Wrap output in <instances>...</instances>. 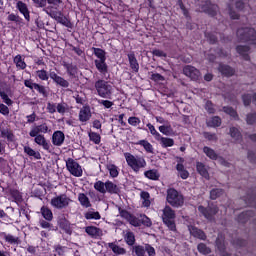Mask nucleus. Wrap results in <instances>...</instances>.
<instances>
[{"instance_id":"f03ea898","label":"nucleus","mask_w":256,"mask_h":256,"mask_svg":"<svg viewBox=\"0 0 256 256\" xmlns=\"http://www.w3.org/2000/svg\"><path fill=\"white\" fill-rule=\"evenodd\" d=\"M124 158L128 167H130L134 173H139L141 169H145L147 167V161L143 156H135L129 152H125Z\"/></svg>"},{"instance_id":"774afa93","label":"nucleus","mask_w":256,"mask_h":256,"mask_svg":"<svg viewBox=\"0 0 256 256\" xmlns=\"http://www.w3.org/2000/svg\"><path fill=\"white\" fill-rule=\"evenodd\" d=\"M246 122L248 125H254V123L256 122V113L247 114Z\"/></svg>"},{"instance_id":"864d4df0","label":"nucleus","mask_w":256,"mask_h":256,"mask_svg":"<svg viewBox=\"0 0 256 256\" xmlns=\"http://www.w3.org/2000/svg\"><path fill=\"white\" fill-rule=\"evenodd\" d=\"M94 189L96 191H98V193H102L103 195H105V193H107V190L105 188V183L101 180L97 181L95 184H94Z\"/></svg>"},{"instance_id":"aec40b11","label":"nucleus","mask_w":256,"mask_h":256,"mask_svg":"<svg viewBox=\"0 0 256 256\" xmlns=\"http://www.w3.org/2000/svg\"><path fill=\"white\" fill-rule=\"evenodd\" d=\"M52 143L55 147H61L65 143V133L61 130H57L52 135Z\"/></svg>"},{"instance_id":"e2e57ef3","label":"nucleus","mask_w":256,"mask_h":256,"mask_svg":"<svg viewBox=\"0 0 256 256\" xmlns=\"http://www.w3.org/2000/svg\"><path fill=\"white\" fill-rule=\"evenodd\" d=\"M10 195L12 199L17 201L18 203H21V201H23V196L21 195V192H19V190H11Z\"/></svg>"},{"instance_id":"3c124183","label":"nucleus","mask_w":256,"mask_h":256,"mask_svg":"<svg viewBox=\"0 0 256 256\" xmlns=\"http://www.w3.org/2000/svg\"><path fill=\"white\" fill-rule=\"evenodd\" d=\"M141 225H144V227H151L153 225V222L151 221V218L148 217L145 214L140 215V227Z\"/></svg>"},{"instance_id":"79ce46f5","label":"nucleus","mask_w":256,"mask_h":256,"mask_svg":"<svg viewBox=\"0 0 256 256\" xmlns=\"http://www.w3.org/2000/svg\"><path fill=\"white\" fill-rule=\"evenodd\" d=\"M223 111H224V113H226V115H230V117H232L233 119L238 121L239 114H237V110H234L233 107H231V106H224L223 107Z\"/></svg>"},{"instance_id":"4be33fe9","label":"nucleus","mask_w":256,"mask_h":256,"mask_svg":"<svg viewBox=\"0 0 256 256\" xmlns=\"http://www.w3.org/2000/svg\"><path fill=\"white\" fill-rule=\"evenodd\" d=\"M39 133H44V134L49 133V126H47V123H43V124L33 127L30 130L29 135H30V137H37V135H39Z\"/></svg>"},{"instance_id":"13d9d810","label":"nucleus","mask_w":256,"mask_h":256,"mask_svg":"<svg viewBox=\"0 0 256 256\" xmlns=\"http://www.w3.org/2000/svg\"><path fill=\"white\" fill-rule=\"evenodd\" d=\"M202 135H203L204 139H206L207 141H214L215 143H217V141H219V137H217L216 133L203 132Z\"/></svg>"},{"instance_id":"e433bc0d","label":"nucleus","mask_w":256,"mask_h":256,"mask_svg":"<svg viewBox=\"0 0 256 256\" xmlns=\"http://www.w3.org/2000/svg\"><path fill=\"white\" fill-rule=\"evenodd\" d=\"M158 141H160V145L163 149H167V147H173V145H175V140H173V138H167L161 135Z\"/></svg>"},{"instance_id":"603ef678","label":"nucleus","mask_w":256,"mask_h":256,"mask_svg":"<svg viewBox=\"0 0 256 256\" xmlns=\"http://www.w3.org/2000/svg\"><path fill=\"white\" fill-rule=\"evenodd\" d=\"M35 91H37L43 97H49V93L47 92V88L41 84H37L34 86Z\"/></svg>"},{"instance_id":"7c9ffc66","label":"nucleus","mask_w":256,"mask_h":256,"mask_svg":"<svg viewBox=\"0 0 256 256\" xmlns=\"http://www.w3.org/2000/svg\"><path fill=\"white\" fill-rule=\"evenodd\" d=\"M0 173H2V175L11 173V166L9 165V161L3 157H0Z\"/></svg>"},{"instance_id":"ea45409f","label":"nucleus","mask_w":256,"mask_h":256,"mask_svg":"<svg viewBox=\"0 0 256 256\" xmlns=\"http://www.w3.org/2000/svg\"><path fill=\"white\" fill-rule=\"evenodd\" d=\"M14 63L17 67V69H27V63H25V60H23V57L21 56V54H18L14 57Z\"/></svg>"},{"instance_id":"6ab92c4d","label":"nucleus","mask_w":256,"mask_h":256,"mask_svg":"<svg viewBox=\"0 0 256 256\" xmlns=\"http://www.w3.org/2000/svg\"><path fill=\"white\" fill-rule=\"evenodd\" d=\"M218 71L223 77H233L235 75V68L223 63L218 65Z\"/></svg>"},{"instance_id":"423d86ee","label":"nucleus","mask_w":256,"mask_h":256,"mask_svg":"<svg viewBox=\"0 0 256 256\" xmlns=\"http://www.w3.org/2000/svg\"><path fill=\"white\" fill-rule=\"evenodd\" d=\"M166 201L171 205V207H183L185 203V198L183 194L179 193L175 188H170L167 190Z\"/></svg>"},{"instance_id":"c85d7f7f","label":"nucleus","mask_w":256,"mask_h":256,"mask_svg":"<svg viewBox=\"0 0 256 256\" xmlns=\"http://www.w3.org/2000/svg\"><path fill=\"white\" fill-rule=\"evenodd\" d=\"M123 238L126 245H128L129 247H133L135 245V242L137 241L135 239V233L130 230L126 231V233L123 235Z\"/></svg>"},{"instance_id":"052dcab7","label":"nucleus","mask_w":256,"mask_h":256,"mask_svg":"<svg viewBox=\"0 0 256 256\" xmlns=\"http://www.w3.org/2000/svg\"><path fill=\"white\" fill-rule=\"evenodd\" d=\"M108 171L110 173V177L115 179L116 177H119V170L115 164H111L108 166Z\"/></svg>"},{"instance_id":"a19ab883","label":"nucleus","mask_w":256,"mask_h":256,"mask_svg":"<svg viewBox=\"0 0 256 256\" xmlns=\"http://www.w3.org/2000/svg\"><path fill=\"white\" fill-rule=\"evenodd\" d=\"M41 213L42 217H44L46 221H53V211H51L49 207L42 206Z\"/></svg>"},{"instance_id":"37998d69","label":"nucleus","mask_w":256,"mask_h":256,"mask_svg":"<svg viewBox=\"0 0 256 256\" xmlns=\"http://www.w3.org/2000/svg\"><path fill=\"white\" fill-rule=\"evenodd\" d=\"M215 243L218 251H225V249H227V247L225 246V236L218 235Z\"/></svg>"},{"instance_id":"de8ad7c7","label":"nucleus","mask_w":256,"mask_h":256,"mask_svg":"<svg viewBox=\"0 0 256 256\" xmlns=\"http://www.w3.org/2000/svg\"><path fill=\"white\" fill-rule=\"evenodd\" d=\"M198 252L201 253V255H209L211 253V248L207 246V244L201 242L197 245Z\"/></svg>"},{"instance_id":"8fccbe9b","label":"nucleus","mask_w":256,"mask_h":256,"mask_svg":"<svg viewBox=\"0 0 256 256\" xmlns=\"http://www.w3.org/2000/svg\"><path fill=\"white\" fill-rule=\"evenodd\" d=\"M57 23H60V25H63L64 27H68V29L73 27L71 20H69L64 14L60 16V18L57 20Z\"/></svg>"},{"instance_id":"338daca9","label":"nucleus","mask_w":256,"mask_h":256,"mask_svg":"<svg viewBox=\"0 0 256 256\" xmlns=\"http://www.w3.org/2000/svg\"><path fill=\"white\" fill-rule=\"evenodd\" d=\"M128 123L132 127H137L138 125H141V119H139V117L137 116H131L128 118Z\"/></svg>"},{"instance_id":"393cba45","label":"nucleus","mask_w":256,"mask_h":256,"mask_svg":"<svg viewBox=\"0 0 256 256\" xmlns=\"http://www.w3.org/2000/svg\"><path fill=\"white\" fill-rule=\"evenodd\" d=\"M85 233H87V235L92 239H98V237H101V228L88 226L85 228Z\"/></svg>"},{"instance_id":"4c0bfd02","label":"nucleus","mask_w":256,"mask_h":256,"mask_svg":"<svg viewBox=\"0 0 256 256\" xmlns=\"http://www.w3.org/2000/svg\"><path fill=\"white\" fill-rule=\"evenodd\" d=\"M144 176L151 181H159V177H161V175H159V172L155 169L145 171Z\"/></svg>"},{"instance_id":"a211bd4d","label":"nucleus","mask_w":256,"mask_h":256,"mask_svg":"<svg viewBox=\"0 0 256 256\" xmlns=\"http://www.w3.org/2000/svg\"><path fill=\"white\" fill-rule=\"evenodd\" d=\"M62 66L66 70L68 77H77V74L79 73V68L76 64H73V62H63Z\"/></svg>"},{"instance_id":"9b49d317","label":"nucleus","mask_w":256,"mask_h":256,"mask_svg":"<svg viewBox=\"0 0 256 256\" xmlns=\"http://www.w3.org/2000/svg\"><path fill=\"white\" fill-rule=\"evenodd\" d=\"M200 9L202 13H206V15H209V17H217L219 6L212 3L211 0H206L203 4L200 5Z\"/></svg>"},{"instance_id":"c03bdc74","label":"nucleus","mask_w":256,"mask_h":256,"mask_svg":"<svg viewBox=\"0 0 256 256\" xmlns=\"http://www.w3.org/2000/svg\"><path fill=\"white\" fill-rule=\"evenodd\" d=\"M7 21H11L12 23H16V25H23V18L21 16L11 13L7 17Z\"/></svg>"},{"instance_id":"1a4fd4ad","label":"nucleus","mask_w":256,"mask_h":256,"mask_svg":"<svg viewBox=\"0 0 256 256\" xmlns=\"http://www.w3.org/2000/svg\"><path fill=\"white\" fill-rule=\"evenodd\" d=\"M132 253H135L136 256H145V253H147L148 256L157 255L155 248L151 246V244H145L144 246L135 245L132 247Z\"/></svg>"},{"instance_id":"2f4dec72","label":"nucleus","mask_w":256,"mask_h":256,"mask_svg":"<svg viewBox=\"0 0 256 256\" xmlns=\"http://www.w3.org/2000/svg\"><path fill=\"white\" fill-rule=\"evenodd\" d=\"M3 239L6 243L10 245H19L21 243V239L19 237H15L12 234H7L5 232L2 233Z\"/></svg>"},{"instance_id":"58836bf2","label":"nucleus","mask_w":256,"mask_h":256,"mask_svg":"<svg viewBox=\"0 0 256 256\" xmlns=\"http://www.w3.org/2000/svg\"><path fill=\"white\" fill-rule=\"evenodd\" d=\"M24 153L28 155V157H34V159H41V153L35 151L30 146H24Z\"/></svg>"},{"instance_id":"b1692460","label":"nucleus","mask_w":256,"mask_h":256,"mask_svg":"<svg viewBox=\"0 0 256 256\" xmlns=\"http://www.w3.org/2000/svg\"><path fill=\"white\" fill-rule=\"evenodd\" d=\"M252 217H255V211L246 210L238 215L237 221L238 223H247Z\"/></svg>"},{"instance_id":"680f3d73","label":"nucleus","mask_w":256,"mask_h":256,"mask_svg":"<svg viewBox=\"0 0 256 256\" xmlns=\"http://www.w3.org/2000/svg\"><path fill=\"white\" fill-rule=\"evenodd\" d=\"M147 127L151 133V135H153L156 139V141H159V139L161 138V134L157 131V129H155V126H153V124L148 123Z\"/></svg>"},{"instance_id":"0e129e2a","label":"nucleus","mask_w":256,"mask_h":256,"mask_svg":"<svg viewBox=\"0 0 256 256\" xmlns=\"http://www.w3.org/2000/svg\"><path fill=\"white\" fill-rule=\"evenodd\" d=\"M128 223L132 225L133 227H141V221L140 218H137L135 215L132 214V216L129 217Z\"/></svg>"},{"instance_id":"cd10ccee","label":"nucleus","mask_w":256,"mask_h":256,"mask_svg":"<svg viewBox=\"0 0 256 256\" xmlns=\"http://www.w3.org/2000/svg\"><path fill=\"white\" fill-rule=\"evenodd\" d=\"M196 171L204 179H209V170H207V166L203 162H196Z\"/></svg>"},{"instance_id":"bf43d9fd","label":"nucleus","mask_w":256,"mask_h":256,"mask_svg":"<svg viewBox=\"0 0 256 256\" xmlns=\"http://www.w3.org/2000/svg\"><path fill=\"white\" fill-rule=\"evenodd\" d=\"M84 217L87 220L95 219V221H99V219H101V214L99 212H86Z\"/></svg>"},{"instance_id":"09e8293b","label":"nucleus","mask_w":256,"mask_h":256,"mask_svg":"<svg viewBox=\"0 0 256 256\" xmlns=\"http://www.w3.org/2000/svg\"><path fill=\"white\" fill-rule=\"evenodd\" d=\"M88 137L95 145H99L101 143V135L97 132H89Z\"/></svg>"},{"instance_id":"412c9836","label":"nucleus","mask_w":256,"mask_h":256,"mask_svg":"<svg viewBox=\"0 0 256 256\" xmlns=\"http://www.w3.org/2000/svg\"><path fill=\"white\" fill-rule=\"evenodd\" d=\"M79 121L87 123L91 119V107L89 105L83 106L79 111Z\"/></svg>"},{"instance_id":"f3484780","label":"nucleus","mask_w":256,"mask_h":256,"mask_svg":"<svg viewBox=\"0 0 256 256\" xmlns=\"http://www.w3.org/2000/svg\"><path fill=\"white\" fill-rule=\"evenodd\" d=\"M16 9H18L19 13L23 15L24 19L29 23L31 21V12L29 11V7L23 1H18L16 3Z\"/></svg>"},{"instance_id":"72a5a7b5","label":"nucleus","mask_w":256,"mask_h":256,"mask_svg":"<svg viewBox=\"0 0 256 256\" xmlns=\"http://www.w3.org/2000/svg\"><path fill=\"white\" fill-rule=\"evenodd\" d=\"M109 249L115 253V255H125L127 253V250L123 247H120L119 245L115 244V242L108 243Z\"/></svg>"},{"instance_id":"a878e982","label":"nucleus","mask_w":256,"mask_h":256,"mask_svg":"<svg viewBox=\"0 0 256 256\" xmlns=\"http://www.w3.org/2000/svg\"><path fill=\"white\" fill-rule=\"evenodd\" d=\"M105 189L107 193H110V195H118V193L121 192V190L119 189V186H117V184L109 180L105 182Z\"/></svg>"},{"instance_id":"bb28decb","label":"nucleus","mask_w":256,"mask_h":256,"mask_svg":"<svg viewBox=\"0 0 256 256\" xmlns=\"http://www.w3.org/2000/svg\"><path fill=\"white\" fill-rule=\"evenodd\" d=\"M10 95H11V87H6L3 92H0V97L3 103H5V105H8V107H10V105H13V100L9 98Z\"/></svg>"},{"instance_id":"69168bd1","label":"nucleus","mask_w":256,"mask_h":256,"mask_svg":"<svg viewBox=\"0 0 256 256\" xmlns=\"http://www.w3.org/2000/svg\"><path fill=\"white\" fill-rule=\"evenodd\" d=\"M230 136L232 137V139H236V141H239V139H241V132H239V129L231 127Z\"/></svg>"},{"instance_id":"c756f323","label":"nucleus","mask_w":256,"mask_h":256,"mask_svg":"<svg viewBox=\"0 0 256 256\" xmlns=\"http://www.w3.org/2000/svg\"><path fill=\"white\" fill-rule=\"evenodd\" d=\"M128 60L132 71H134V73H139V62L135 57V53L128 54Z\"/></svg>"},{"instance_id":"f704fd0d","label":"nucleus","mask_w":256,"mask_h":256,"mask_svg":"<svg viewBox=\"0 0 256 256\" xmlns=\"http://www.w3.org/2000/svg\"><path fill=\"white\" fill-rule=\"evenodd\" d=\"M203 153H205L206 157L212 159V161H217V159H219V155H217V152H215V150H213L209 146L203 147Z\"/></svg>"},{"instance_id":"5fc2aeb1","label":"nucleus","mask_w":256,"mask_h":256,"mask_svg":"<svg viewBox=\"0 0 256 256\" xmlns=\"http://www.w3.org/2000/svg\"><path fill=\"white\" fill-rule=\"evenodd\" d=\"M177 5L180 7L184 17L186 19H191V14H189V10L187 9V7H185V4L183 3V0H178Z\"/></svg>"},{"instance_id":"4468645a","label":"nucleus","mask_w":256,"mask_h":256,"mask_svg":"<svg viewBox=\"0 0 256 256\" xmlns=\"http://www.w3.org/2000/svg\"><path fill=\"white\" fill-rule=\"evenodd\" d=\"M48 77H50V79H52V81L56 83V85H59V87H63L64 89H67V87H69V81L59 76L55 71H50Z\"/></svg>"},{"instance_id":"473e14b6","label":"nucleus","mask_w":256,"mask_h":256,"mask_svg":"<svg viewBox=\"0 0 256 256\" xmlns=\"http://www.w3.org/2000/svg\"><path fill=\"white\" fill-rule=\"evenodd\" d=\"M78 201L85 209H89V207H91V200H89V197H87V194L85 193L78 194Z\"/></svg>"},{"instance_id":"f257e3e1","label":"nucleus","mask_w":256,"mask_h":256,"mask_svg":"<svg viewBox=\"0 0 256 256\" xmlns=\"http://www.w3.org/2000/svg\"><path fill=\"white\" fill-rule=\"evenodd\" d=\"M92 51L95 57H97V59L94 60V65L97 71H99L101 75H107V73H109V66L107 65V62H106L107 52H105V50L101 48H95V47H92Z\"/></svg>"},{"instance_id":"a18cd8bd","label":"nucleus","mask_w":256,"mask_h":256,"mask_svg":"<svg viewBox=\"0 0 256 256\" xmlns=\"http://www.w3.org/2000/svg\"><path fill=\"white\" fill-rule=\"evenodd\" d=\"M223 193H225V190L221 188H214L210 191V199H212V201H215V199H219V197H221Z\"/></svg>"},{"instance_id":"4d7b16f0","label":"nucleus","mask_w":256,"mask_h":256,"mask_svg":"<svg viewBox=\"0 0 256 256\" xmlns=\"http://www.w3.org/2000/svg\"><path fill=\"white\" fill-rule=\"evenodd\" d=\"M208 127H221V117L214 116L211 120L207 123Z\"/></svg>"},{"instance_id":"5701e85b","label":"nucleus","mask_w":256,"mask_h":256,"mask_svg":"<svg viewBox=\"0 0 256 256\" xmlns=\"http://www.w3.org/2000/svg\"><path fill=\"white\" fill-rule=\"evenodd\" d=\"M236 51L241 55L244 61H251V56H249V52L251 51V47L247 45H238L236 46Z\"/></svg>"},{"instance_id":"ddd939ff","label":"nucleus","mask_w":256,"mask_h":256,"mask_svg":"<svg viewBox=\"0 0 256 256\" xmlns=\"http://www.w3.org/2000/svg\"><path fill=\"white\" fill-rule=\"evenodd\" d=\"M57 225L59 229L66 233V235H72L73 228L71 227V222H69L64 214L58 216Z\"/></svg>"},{"instance_id":"7ed1b4c3","label":"nucleus","mask_w":256,"mask_h":256,"mask_svg":"<svg viewBox=\"0 0 256 256\" xmlns=\"http://www.w3.org/2000/svg\"><path fill=\"white\" fill-rule=\"evenodd\" d=\"M94 87L98 97H101L102 99H113V85L109 84L108 81L98 79L94 83Z\"/></svg>"},{"instance_id":"f8f14e48","label":"nucleus","mask_w":256,"mask_h":256,"mask_svg":"<svg viewBox=\"0 0 256 256\" xmlns=\"http://www.w3.org/2000/svg\"><path fill=\"white\" fill-rule=\"evenodd\" d=\"M183 75L191 79V81H199L201 79V71L191 65H185L183 67Z\"/></svg>"},{"instance_id":"39448f33","label":"nucleus","mask_w":256,"mask_h":256,"mask_svg":"<svg viewBox=\"0 0 256 256\" xmlns=\"http://www.w3.org/2000/svg\"><path fill=\"white\" fill-rule=\"evenodd\" d=\"M162 221L169 231H177V224H175V210L170 206H165L162 210Z\"/></svg>"},{"instance_id":"6e6d98bb","label":"nucleus","mask_w":256,"mask_h":256,"mask_svg":"<svg viewBox=\"0 0 256 256\" xmlns=\"http://www.w3.org/2000/svg\"><path fill=\"white\" fill-rule=\"evenodd\" d=\"M36 76L40 81H49V73L45 69L36 71Z\"/></svg>"},{"instance_id":"9d476101","label":"nucleus","mask_w":256,"mask_h":256,"mask_svg":"<svg viewBox=\"0 0 256 256\" xmlns=\"http://www.w3.org/2000/svg\"><path fill=\"white\" fill-rule=\"evenodd\" d=\"M198 211L205 217V219H208V221H212L213 217L219 213V207L217 205L212 206H198Z\"/></svg>"},{"instance_id":"c9c22d12","label":"nucleus","mask_w":256,"mask_h":256,"mask_svg":"<svg viewBox=\"0 0 256 256\" xmlns=\"http://www.w3.org/2000/svg\"><path fill=\"white\" fill-rule=\"evenodd\" d=\"M135 145H140L141 147H143L146 153H155L153 145L147 140H139L135 143Z\"/></svg>"},{"instance_id":"6e6552de","label":"nucleus","mask_w":256,"mask_h":256,"mask_svg":"<svg viewBox=\"0 0 256 256\" xmlns=\"http://www.w3.org/2000/svg\"><path fill=\"white\" fill-rule=\"evenodd\" d=\"M66 168L73 177H83V168L75 159L68 158L66 160Z\"/></svg>"},{"instance_id":"0eeeda50","label":"nucleus","mask_w":256,"mask_h":256,"mask_svg":"<svg viewBox=\"0 0 256 256\" xmlns=\"http://www.w3.org/2000/svg\"><path fill=\"white\" fill-rule=\"evenodd\" d=\"M71 203V198L67 196V194H60L51 199L50 205L54 207V209H67L69 204Z\"/></svg>"},{"instance_id":"2eb2a0df","label":"nucleus","mask_w":256,"mask_h":256,"mask_svg":"<svg viewBox=\"0 0 256 256\" xmlns=\"http://www.w3.org/2000/svg\"><path fill=\"white\" fill-rule=\"evenodd\" d=\"M34 143L42 147L44 151H48V153H51V143L47 141L43 134H37L36 136H34Z\"/></svg>"},{"instance_id":"dca6fc26","label":"nucleus","mask_w":256,"mask_h":256,"mask_svg":"<svg viewBox=\"0 0 256 256\" xmlns=\"http://www.w3.org/2000/svg\"><path fill=\"white\" fill-rule=\"evenodd\" d=\"M188 231L192 237L195 239H200V241H206L207 240V234L196 226L190 225L188 226Z\"/></svg>"},{"instance_id":"49530a36","label":"nucleus","mask_w":256,"mask_h":256,"mask_svg":"<svg viewBox=\"0 0 256 256\" xmlns=\"http://www.w3.org/2000/svg\"><path fill=\"white\" fill-rule=\"evenodd\" d=\"M205 38L210 43V45H215L218 41L217 33L214 32H205L204 33Z\"/></svg>"},{"instance_id":"20e7f679","label":"nucleus","mask_w":256,"mask_h":256,"mask_svg":"<svg viewBox=\"0 0 256 256\" xmlns=\"http://www.w3.org/2000/svg\"><path fill=\"white\" fill-rule=\"evenodd\" d=\"M238 40L242 43H250L256 45V29L255 28H239L236 32Z\"/></svg>"}]
</instances>
